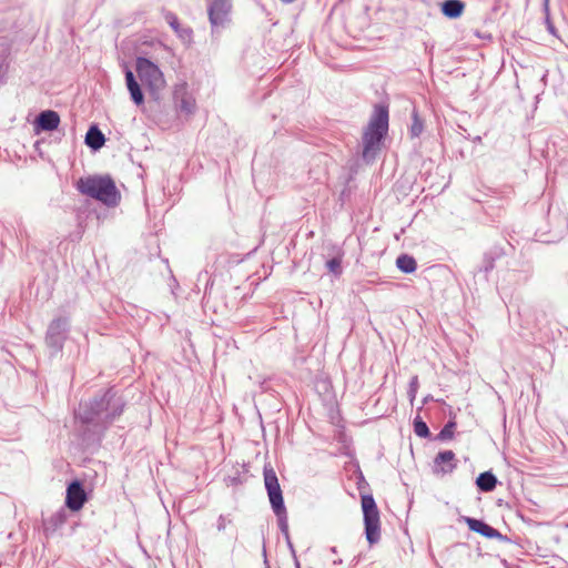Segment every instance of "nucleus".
<instances>
[{
  "label": "nucleus",
  "instance_id": "obj_1",
  "mask_svg": "<svg viewBox=\"0 0 568 568\" xmlns=\"http://www.w3.org/2000/svg\"><path fill=\"white\" fill-rule=\"evenodd\" d=\"M124 407V399L118 396L113 388H109L87 402H81L75 417L87 426L88 430L101 437L123 414Z\"/></svg>",
  "mask_w": 568,
  "mask_h": 568
},
{
  "label": "nucleus",
  "instance_id": "obj_2",
  "mask_svg": "<svg viewBox=\"0 0 568 568\" xmlns=\"http://www.w3.org/2000/svg\"><path fill=\"white\" fill-rule=\"evenodd\" d=\"M388 131V109L385 105H376L374 113L363 133V160L373 162L382 145V141Z\"/></svg>",
  "mask_w": 568,
  "mask_h": 568
},
{
  "label": "nucleus",
  "instance_id": "obj_3",
  "mask_svg": "<svg viewBox=\"0 0 568 568\" xmlns=\"http://www.w3.org/2000/svg\"><path fill=\"white\" fill-rule=\"evenodd\" d=\"M75 187L81 194L98 200L108 206L116 205L120 200L115 183L108 175L80 178Z\"/></svg>",
  "mask_w": 568,
  "mask_h": 568
},
{
  "label": "nucleus",
  "instance_id": "obj_4",
  "mask_svg": "<svg viewBox=\"0 0 568 568\" xmlns=\"http://www.w3.org/2000/svg\"><path fill=\"white\" fill-rule=\"evenodd\" d=\"M264 485L267 491L271 507L277 517L278 528L286 540H288L287 511L284 505L283 493L273 468L264 467Z\"/></svg>",
  "mask_w": 568,
  "mask_h": 568
},
{
  "label": "nucleus",
  "instance_id": "obj_5",
  "mask_svg": "<svg viewBox=\"0 0 568 568\" xmlns=\"http://www.w3.org/2000/svg\"><path fill=\"white\" fill-rule=\"evenodd\" d=\"M365 537L371 546L381 540L379 510L372 495L362 496Z\"/></svg>",
  "mask_w": 568,
  "mask_h": 568
},
{
  "label": "nucleus",
  "instance_id": "obj_6",
  "mask_svg": "<svg viewBox=\"0 0 568 568\" xmlns=\"http://www.w3.org/2000/svg\"><path fill=\"white\" fill-rule=\"evenodd\" d=\"M211 33L214 37L231 22L232 0H206Z\"/></svg>",
  "mask_w": 568,
  "mask_h": 568
},
{
  "label": "nucleus",
  "instance_id": "obj_7",
  "mask_svg": "<svg viewBox=\"0 0 568 568\" xmlns=\"http://www.w3.org/2000/svg\"><path fill=\"white\" fill-rule=\"evenodd\" d=\"M135 70L140 80L150 91H159L164 88L165 81L160 68L148 58L139 57L135 62Z\"/></svg>",
  "mask_w": 568,
  "mask_h": 568
},
{
  "label": "nucleus",
  "instance_id": "obj_8",
  "mask_svg": "<svg viewBox=\"0 0 568 568\" xmlns=\"http://www.w3.org/2000/svg\"><path fill=\"white\" fill-rule=\"evenodd\" d=\"M69 332V320L67 317H57L48 326L45 333V345L51 355H57L63 348Z\"/></svg>",
  "mask_w": 568,
  "mask_h": 568
},
{
  "label": "nucleus",
  "instance_id": "obj_9",
  "mask_svg": "<svg viewBox=\"0 0 568 568\" xmlns=\"http://www.w3.org/2000/svg\"><path fill=\"white\" fill-rule=\"evenodd\" d=\"M87 501V495L82 484L73 480L67 488L65 506L72 511L80 510Z\"/></svg>",
  "mask_w": 568,
  "mask_h": 568
},
{
  "label": "nucleus",
  "instance_id": "obj_10",
  "mask_svg": "<svg viewBox=\"0 0 568 568\" xmlns=\"http://www.w3.org/2000/svg\"><path fill=\"white\" fill-rule=\"evenodd\" d=\"M465 521L471 531L480 534L481 536H484L486 538L499 539L503 541L509 540L506 536L501 535L497 529L489 526L484 520L471 518V517H465Z\"/></svg>",
  "mask_w": 568,
  "mask_h": 568
},
{
  "label": "nucleus",
  "instance_id": "obj_11",
  "mask_svg": "<svg viewBox=\"0 0 568 568\" xmlns=\"http://www.w3.org/2000/svg\"><path fill=\"white\" fill-rule=\"evenodd\" d=\"M456 467L457 463L455 460V454L453 450L439 452L434 458L433 470L437 475L450 474Z\"/></svg>",
  "mask_w": 568,
  "mask_h": 568
},
{
  "label": "nucleus",
  "instance_id": "obj_12",
  "mask_svg": "<svg viewBox=\"0 0 568 568\" xmlns=\"http://www.w3.org/2000/svg\"><path fill=\"white\" fill-rule=\"evenodd\" d=\"M60 124V116L53 110H45L38 114L34 121L36 131H53Z\"/></svg>",
  "mask_w": 568,
  "mask_h": 568
},
{
  "label": "nucleus",
  "instance_id": "obj_13",
  "mask_svg": "<svg viewBox=\"0 0 568 568\" xmlns=\"http://www.w3.org/2000/svg\"><path fill=\"white\" fill-rule=\"evenodd\" d=\"M68 519V510L61 507L47 519H43V531L47 537L53 536Z\"/></svg>",
  "mask_w": 568,
  "mask_h": 568
},
{
  "label": "nucleus",
  "instance_id": "obj_14",
  "mask_svg": "<svg viewBox=\"0 0 568 568\" xmlns=\"http://www.w3.org/2000/svg\"><path fill=\"white\" fill-rule=\"evenodd\" d=\"M124 73H125V83H126V88L130 92L131 100L136 105H141L144 102V94L142 92V89H141L139 82L136 81L133 72L129 68H125Z\"/></svg>",
  "mask_w": 568,
  "mask_h": 568
},
{
  "label": "nucleus",
  "instance_id": "obj_15",
  "mask_svg": "<svg viewBox=\"0 0 568 568\" xmlns=\"http://www.w3.org/2000/svg\"><path fill=\"white\" fill-rule=\"evenodd\" d=\"M165 20L180 39H182L184 42H191L193 36L192 29L182 27L178 17L173 12H168L165 14Z\"/></svg>",
  "mask_w": 568,
  "mask_h": 568
},
{
  "label": "nucleus",
  "instance_id": "obj_16",
  "mask_svg": "<svg viewBox=\"0 0 568 568\" xmlns=\"http://www.w3.org/2000/svg\"><path fill=\"white\" fill-rule=\"evenodd\" d=\"M105 143V136L97 125H91L85 134V144L93 151L100 150Z\"/></svg>",
  "mask_w": 568,
  "mask_h": 568
},
{
  "label": "nucleus",
  "instance_id": "obj_17",
  "mask_svg": "<svg viewBox=\"0 0 568 568\" xmlns=\"http://www.w3.org/2000/svg\"><path fill=\"white\" fill-rule=\"evenodd\" d=\"M465 9V4L462 0H445L442 3V12L449 19L459 18Z\"/></svg>",
  "mask_w": 568,
  "mask_h": 568
},
{
  "label": "nucleus",
  "instance_id": "obj_18",
  "mask_svg": "<svg viewBox=\"0 0 568 568\" xmlns=\"http://www.w3.org/2000/svg\"><path fill=\"white\" fill-rule=\"evenodd\" d=\"M476 485L480 491H493L497 485V477L491 471H484L477 477Z\"/></svg>",
  "mask_w": 568,
  "mask_h": 568
},
{
  "label": "nucleus",
  "instance_id": "obj_19",
  "mask_svg": "<svg viewBox=\"0 0 568 568\" xmlns=\"http://www.w3.org/2000/svg\"><path fill=\"white\" fill-rule=\"evenodd\" d=\"M396 266L405 274H410L416 271V260L408 254H400L396 260Z\"/></svg>",
  "mask_w": 568,
  "mask_h": 568
},
{
  "label": "nucleus",
  "instance_id": "obj_20",
  "mask_svg": "<svg viewBox=\"0 0 568 568\" xmlns=\"http://www.w3.org/2000/svg\"><path fill=\"white\" fill-rule=\"evenodd\" d=\"M424 130V121L418 114V111L414 108L412 112V125L409 128L410 138H418Z\"/></svg>",
  "mask_w": 568,
  "mask_h": 568
},
{
  "label": "nucleus",
  "instance_id": "obj_21",
  "mask_svg": "<svg viewBox=\"0 0 568 568\" xmlns=\"http://www.w3.org/2000/svg\"><path fill=\"white\" fill-rule=\"evenodd\" d=\"M554 217L557 220L558 225L557 230L554 231V235L551 236V239L547 240L548 242H554L560 239L568 229L567 219L565 216H562L561 214H557L554 215Z\"/></svg>",
  "mask_w": 568,
  "mask_h": 568
},
{
  "label": "nucleus",
  "instance_id": "obj_22",
  "mask_svg": "<svg viewBox=\"0 0 568 568\" xmlns=\"http://www.w3.org/2000/svg\"><path fill=\"white\" fill-rule=\"evenodd\" d=\"M179 108L181 112L192 114L195 111V100L191 95L184 94L181 98Z\"/></svg>",
  "mask_w": 568,
  "mask_h": 568
},
{
  "label": "nucleus",
  "instance_id": "obj_23",
  "mask_svg": "<svg viewBox=\"0 0 568 568\" xmlns=\"http://www.w3.org/2000/svg\"><path fill=\"white\" fill-rule=\"evenodd\" d=\"M456 428V423L454 420H448L445 426L442 428V430L437 435L438 440H448L452 439L454 436V430Z\"/></svg>",
  "mask_w": 568,
  "mask_h": 568
},
{
  "label": "nucleus",
  "instance_id": "obj_24",
  "mask_svg": "<svg viewBox=\"0 0 568 568\" xmlns=\"http://www.w3.org/2000/svg\"><path fill=\"white\" fill-rule=\"evenodd\" d=\"M414 432L422 438H427L430 435L427 424L419 416L414 419Z\"/></svg>",
  "mask_w": 568,
  "mask_h": 568
},
{
  "label": "nucleus",
  "instance_id": "obj_25",
  "mask_svg": "<svg viewBox=\"0 0 568 568\" xmlns=\"http://www.w3.org/2000/svg\"><path fill=\"white\" fill-rule=\"evenodd\" d=\"M327 270L334 275L338 276L342 274V257L334 256L326 262Z\"/></svg>",
  "mask_w": 568,
  "mask_h": 568
},
{
  "label": "nucleus",
  "instance_id": "obj_26",
  "mask_svg": "<svg viewBox=\"0 0 568 568\" xmlns=\"http://www.w3.org/2000/svg\"><path fill=\"white\" fill-rule=\"evenodd\" d=\"M496 256L493 253H486L483 258V264L479 268L480 272L488 273L495 267Z\"/></svg>",
  "mask_w": 568,
  "mask_h": 568
},
{
  "label": "nucleus",
  "instance_id": "obj_27",
  "mask_svg": "<svg viewBox=\"0 0 568 568\" xmlns=\"http://www.w3.org/2000/svg\"><path fill=\"white\" fill-rule=\"evenodd\" d=\"M417 389H418V377L413 376L410 378L409 388H408V397L412 403L416 398Z\"/></svg>",
  "mask_w": 568,
  "mask_h": 568
},
{
  "label": "nucleus",
  "instance_id": "obj_28",
  "mask_svg": "<svg viewBox=\"0 0 568 568\" xmlns=\"http://www.w3.org/2000/svg\"><path fill=\"white\" fill-rule=\"evenodd\" d=\"M233 523L230 516L220 515L216 521V529L219 531H224L229 525Z\"/></svg>",
  "mask_w": 568,
  "mask_h": 568
},
{
  "label": "nucleus",
  "instance_id": "obj_29",
  "mask_svg": "<svg viewBox=\"0 0 568 568\" xmlns=\"http://www.w3.org/2000/svg\"><path fill=\"white\" fill-rule=\"evenodd\" d=\"M7 82V70L3 64L0 62V87L4 85Z\"/></svg>",
  "mask_w": 568,
  "mask_h": 568
},
{
  "label": "nucleus",
  "instance_id": "obj_30",
  "mask_svg": "<svg viewBox=\"0 0 568 568\" xmlns=\"http://www.w3.org/2000/svg\"><path fill=\"white\" fill-rule=\"evenodd\" d=\"M286 542H287V545H288V547H290V549H291L292 554L295 556V551H294V548H293V544H292V541H291V538H290V537H288V540H286Z\"/></svg>",
  "mask_w": 568,
  "mask_h": 568
},
{
  "label": "nucleus",
  "instance_id": "obj_31",
  "mask_svg": "<svg viewBox=\"0 0 568 568\" xmlns=\"http://www.w3.org/2000/svg\"><path fill=\"white\" fill-rule=\"evenodd\" d=\"M286 542H287V545H288V547H290V549H291L292 554L295 556V551H294V548H293V544H292V541H291V538H290V537H288V540H286Z\"/></svg>",
  "mask_w": 568,
  "mask_h": 568
},
{
  "label": "nucleus",
  "instance_id": "obj_32",
  "mask_svg": "<svg viewBox=\"0 0 568 568\" xmlns=\"http://www.w3.org/2000/svg\"><path fill=\"white\" fill-rule=\"evenodd\" d=\"M342 562H343V561H342V559H335V560H333V564H334V565H341Z\"/></svg>",
  "mask_w": 568,
  "mask_h": 568
},
{
  "label": "nucleus",
  "instance_id": "obj_33",
  "mask_svg": "<svg viewBox=\"0 0 568 568\" xmlns=\"http://www.w3.org/2000/svg\"><path fill=\"white\" fill-rule=\"evenodd\" d=\"M281 1H282V2H284V3H292V2H294L295 0H281Z\"/></svg>",
  "mask_w": 568,
  "mask_h": 568
},
{
  "label": "nucleus",
  "instance_id": "obj_34",
  "mask_svg": "<svg viewBox=\"0 0 568 568\" xmlns=\"http://www.w3.org/2000/svg\"><path fill=\"white\" fill-rule=\"evenodd\" d=\"M331 552L336 554L337 552L336 547H332Z\"/></svg>",
  "mask_w": 568,
  "mask_h": 568
},
{
  "label": "nucleus",
  "instance_id": "obj_35",
  "mask_svg": "<svg viewBox=\"0 0 568 568\" xmlns=\"http://www.w3.org/2000/svg\"><path fill=\"white\" fill-rule=\"evenodd\" d=\"M549 31L554 32V27L551 24H549Z\"/></svg>",
  "mask_w": 568,
  "mask_h": 568
},
{
  "label": "nucleus",
  "instance_id": "obj_36",
  "mask_svg": "<svg viewBox=\"0 0 568 568\" xmlns=\"http://www.w3.org/2000/svg\"><path fill=\"white\" fill-rule=\"evenodd\" d=\"M296 567H297V568H300V564H298V561H297V560H296Z\"/></svg>",
  "mask_w": 568,
  "mask_h": 568
}]
</instances>
